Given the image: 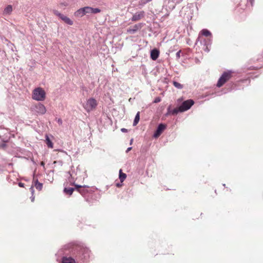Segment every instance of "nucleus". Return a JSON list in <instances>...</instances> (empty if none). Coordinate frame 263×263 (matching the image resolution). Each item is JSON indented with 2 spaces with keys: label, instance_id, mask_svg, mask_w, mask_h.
I'll return each mask as SVG.
<instances>
[{
  "label": "nucleus",
  "instance_id": "nucleus-1",
  "mask_svg": "<svg viewBox=\"0 0 263 263\" xmlns=\"http://www.w3.org/2000/svg\"><path fill=\"white\" fill-rule=\"evenodd\" d=\"M32 98L36 101H43L46 98V92L41 87L36 88L33 91Z\"/></svg>",
  "mask_w": 263,
  "mask_h": 263
},
{
  "label": "nucleus",
  "instance_id": "nucleus-2",
  "mask_svg": "<svg viewBox=\"0 0 263 263\" xmlns=\"http://www.w3.org/2000/svg\"><path fill=\"white\" fill-rule=\"evenodd\" d=\"M74 251H76L80 257H81V255L83 256V257H82V259H86L89 256V250L88 249L84 247L83 246L79 245H76L74 247Z\"/></svg>",
  "mask_w": 263,
  "mask_h": 263
},
{
  "label": "nucleus",
  "instance_id": "nucleus-3",
  "mask_svg": "<svg viewBox=\"0 0 263 263\" xmlns=\"http://www.w3.org/2000/svg\"><path fill=\"white\" fill-rule=\"evenodd\" d=\"M232 72L228 71L224 72L219 79L217 83V86L220 87L228 81L232 77Z\"/></svg>",
  "mask_w": 263,
  "mask_h": 263
},
{
  "label": "nucleus",
  "instance_id": "nucleus-4",
  "mask_svg": "<svg viewBox=\"0 0 263 263\" xmlns=\"http://www.w3.org/2000/svg\"><path fill=\"white\" fill-rule=\"evenodd\" d=\"M98 105L97 100L94 98L89 99L84 106L85 109L87 111H90L95 109Z\"/></svg>",
  "mask_w": 263,
  "mask_h": 263
},
{
  "label": "nucleus",
  "instance_id": "nucleus-5",
  "mask_svg": "<svg viewBox=\"0 0 263 263\" xmlns=\"http://www.w3.org/2000/svg\"><path fill=\"white\" fill-rule=\"evenodd\" d=\"M194 103V101L191 99L184 101L179 106L180 112H183L189 109Z\"/></svg>",
  "mask_w": 263,
  "mask_h": 263
},
{
  "label": "nucleus",
  "instance_id": "nucleus-6",
  "mask_svg": "<svg viewBox=\"0 0 263 263\" xmlns=\"http://www.w3.org/2000/svg\"><path fill=\"white\" fill-rule=\"evenodd\" d=\"M143 27V24L142 23H139L135 25L133 27H130L127 30V32L129 34H134L138 30L141 29Z\"/></svg>",
  "mask_w": 263,
  "mask_h": 263
},
{
  "label": "nucleus",
  "instance_id": "nucleus-7",
  "mask_svg": "<svg viewBox=\"0 0 263 263\" xmlns=\"http://www.w3.org/2000/svg\"><path fill=\"white\" fill-rule=\"evenodd\" d=\"M145 15V12L143 11H141L138 12L136 13L135 14L133 15L132 21L133 22H137L142 18L144 17Z\"/></svg>",
  "mask_w": 263,
  "mask_h": 263
},
{
  "label": "nucleus",
  "instance_id": "nucleus-8",
  "mask_svg": "<svg viewBox=\"0 0 263 263\" xmlns=\"http://www.w3.org/2000/svg\"><path fill=\"white\" fill-rule=\"evenodd\" d=\"M166 128V125L163 124H160L159 125L156 131L155 132L154 136L155 138H158Z\"/></svg>",
  "mask_w": 263,
  "mask_h": 263
},
{
  "label": "nucleus",
  "instance_id": "nucleus-9",
  "mask_svg": "<svg viewBox=\"0 0 263 263\" xmlns=\"http://www.w3.org/2000/svg\"><path fill=\"white\" fill-rule=\"evenodd\" d=\"M35 111L37 113H39L42 115L45 114L46 111V109L45 106L41 103H38L37 105H35Z\"/></svg>",
  "mask_w": 263,
  "mask_h": 263
},
{
  "label": "nucleus",
  "instance_id": "nucleus-10",
  "mask_svg": "<svg viewBox=\"0 0 263 263\" xmlns=\"http://www.w3.org/2000/svg\"><path fill=\"white\" fill-rule=\"evenodd\" d=\"M86 13H98L101 12V10L99 8H93L90 7H85Z\"/></svg>",
  "mask_w": 263,
  "mask_h": 263
},
{
  "label": "nucleus",
  "instance_id": "nucleus-11",
  "mask_svg": "<svg viewBox=\"0 0 263 263\" xmlns=\"http://www.w3.org/2000/svg\"><path fill=\"white\" fill-rule=\"evenodd\" d=\"M86 14L85 7L78 9L74 12V16L76 17H81L84 15Z\"/></svg>",
  "mask_w": 263,
  "mask_h": 263
},
{
  "label": "nucleus",
  "instance_id": "nucleus-12",
  "mask_svg": "<svg viewBox=\"0 0 263 263\" xmlns=\"http://www.w3.org/2000/svg\"><path fill=\"white\" fill-rule=\"evenodd\" d=\"M159 51L157 49L152 50L151 52V58L153 60H156L159 55Z\"/></svg>",
  "mask_w": 263,
  "mask_h": 263
},
{
  "label": "nucleus",
  "instance_id": "nucleus-13",
  "mask_svg": "<svg viewBox=\"0 0 263 263\" xmlns=\"http://www.w3.org/2000/svg\"><path fill=\"white\" fill-rule=\"evenodd\" d=\"M62 263H78L71 257L64 256L62 258Z\"/></svg>",
  "mask_w": 263,
  "mask_h": 263
},
{
  "label": "nucleus",
  "instance_id": "nucleus-14",
  "mask_svg": "<svg viewBox=\"0 0 263 263\" xmlns=\"http://www.w3.org/2000/svg\"><path fill=\"white\" fill-rule=\"evenodd\" d=\"M61 19L66 24H68L69 25H73V21L70 19L68 17L63 15L61 17Z\"/></svg>",
  "mask_w": 263,
  "mask_h": 263
},
{
  "label": "nucleus",
  "instance_id": "nucleus-15",
  "mask_svg": "<svg viewBox=\"0 0 263 263\" xmlns=\"http://www.w3.org/2000/svg\"><path fill=\"white\" fill-rule=\"evenodd\" d=\"M12 10V6L10 5H9L4 9L3 13L5 15H9L11 13Z\"/></svg>",
  "mask_w": 263,
  "mask_h": 263
},
{
  "label": "nucleus",
  "instance_id": "nucleus-16",
  "mask_svg": "<svg viewBox=\"0 0 263 263\" xmlns=\"http://www.w3.org/2000/svg\"><path fill=\"white\" fill-rule=\"evenodd\" d=\"M34 185L39 191H41L43 188V184L39 182L37 179H33Z\"/></svg>",
  "mask_w": 263,
  "mask_h": 263
},
{
  "label": "nucleus",
  "instance_id": "nucleus-17",
  "mask_svg": "<svg viewBox=\"0 0 263 263\" xmlns=\"http://www.w3.org/2000/svg\"><path fill=\"white\" fill-rule=\"evenodd\" d=\"M126 174L123 173L121 169L119 171V179L121 182H123L126 178Z\"/></svg>",
  "mask_w": 263,
  "mask_h": 263
},
{
  "label": "nucleus",
  "instance_id": "nucleus-18",
  "mask_svg": "<svg viewBox=\"0 0 263 263\" xmlns=\"http://www.w3.org/2000/svg\"><path fill=\"white\" fill-rule=\"evenodd\" d=\"M46 143L47 145V146L49 148H53V144L52 141L49 139V137L46 135Z\"/></svg>",
  "mask_w": 263,
  "mask_h": 263
},
{
  "label": "nucleus",
  "instance_id": "nucleus-19",
  "mask_svg": "<svg viewBox=\"0 0 263 263\" xmlns=\"http://www.w3.org/2000/svg\"><path fill=\"white\" fill-rule=\"evenodd\" d=\"M200 33L205 36H211L212 34L208 29H203L200 31Z\"/></svg>",
  "mask_w": 263,
  "mask_h": 263
},
{
  "label": "nucleus",
  "instance_id": "nucleus-20",
  "mask_svg": "<svg viewBox=\"0 0 263 263\" xmlns=\"http://www.w3.org/2000/svg\"><path fill=\"white\" fill-rule=\"evenodd\" d=\"M64 191L66 194L71 195L74 191V189L72 187H65L64 190Z\"/></svg>",
  "mask_w": 263,
  "mask_h": 263
},
{
  "label": "nucleus",
  "instance_id": "nucleus-21",
  "mask_svg": "<svg viewBox=\"0 0 263 263\" xmlns=\"http://www.w3.org/2000/svg\"><path fill=\"white\" fill-rule=\"evenodd\" d=\"M139 120H140V112L138 111L135 116V119H134V121L133 122V125L136 126L138 123Z\"/></svg>",
  "mask_w": 263,
  "mask_h": 263
},
{
  "label": "nucleus",
  "instance_id": "nucleus-22",
  "mask_svg": "<svg viewBox=\"0 0 263 263\" xmlns=\"http://www.w3.org/2000/svg\"><path fill=\"white\" fill-rule=\"evenodd\" d=\"M76 190L79 192L80 194L83 195L85 194V192L84 190H82V186L78 184H74Z\"/></svg>",
  "mask_w": 263,
  "mask_h": 263
},
{
  "label": "nucleus",
  "instance_id": "nucleus-23",
  "mask_svg": "<svg viewBox=\"0 0 263 263\" xmlns=\"http://www.w3.org/2000/svg\"><path fill=\"white\" fill-rule=\"evenodd\" d=\"M173 83L174 86L178 89H182L183 88V85L177 82L174 81Z\"/></svg>",
  "mask_w": 263,
  "mask_h": 263
},
{
  "label": "nucleus",
  "instance_id": "nucleus-24",
  "mask_svg": "<svg viewBox=\"0 0 263 263\" xmlns=\"http://www.w3.org/2000/svg\"><path fill=\"white\" fill-rule=\"evenodd\" d=\"M178 112H180V110H179V107L178 108H174V109H173L171 111V113L172 114V115H176L178 114Z\"/></svg>",
  "mask_w": 263,
  "mask_h": 263
},
{
  "label": "nucleus",
  "instance_id": "nucleus-25",
  "mask_svg": "<svg viewBox=\"0 0 263 263\" xmlns=\"http://www.w3.org/2000/svg\"><path fill=\"white\" fill-rule=\"evenodd\" d=\"M152 1V0H140L139 1V4L143 5H145L146 3Z\"/></svg>",
  "mask_w": 263,
  "mask_h": 263
},
{
  "label": "nucleus",
  "instance_id": "nucleus-26",
  "mask_svg": "<svg viewBox=\"0 0 263 263\" xmlns=\"http://www.w3.org/2000/svg\"><path fill=\"white\" fill-rule=\"evenodd\" d=\"M68 5V4L66 2H62V3H60L59 4V6L60 7V8H63L64 7H66Z\"/></svg>",
  "mask_w": 263,
  "mask_h": 263
},
{
  "label": "nucleus",
  "instance_id": "nucleus-27",
  "mask_svg": "<svg viewBox=\"0 0 263 263\" xmlns=\"http://www.w3.org/2000/svg\"><path fill=\"white\" fill-rule=\"evenodd\" d=\"M53 13L54 15L59 16L60 18H61V17L62 16V15L63 14H62V13H60L57 10H53Z\"/></svg>",
  "mask_w": 263,
  "mask_h": 263
},
{
  "label": "nucleus",
  "instance_id": "nucleus-28",
  "mask_svg": "<svg viewBox=\"0 0 263 263\" xmlns=\"http://www.w3.org/2000/svg\"><path fill=\"white\" fill-rule=\"evenodd\" d=\"M161 101V99L160 97H157L155 99L154 101V103H157Z\"/></svg>",
  "mask_w": 263,
  "mask_h": 263
},
{
  "label": "nucleus",
  "instance_id": "nucleus-29",
  "mask_svg": "<svg viewBox=\"0 0 263 263\" xmlns=\"http://www.w3.org/2000/svg\"><path fill=\"white\" fill-rule=\"evenodd\" d=\"M58 122L59 124L61 125L62 124V120L61 119H59L58 120Z\"/></svg>",
  "mask_w": 263,
  "mask_h": 263
},
{
  "label": "nucleus",
  "instance_id": "nucleus-30",
  "mask_svg": "<svg viewBox=\"0 0 263 263\" xmlns=\"http://www.w3.org/2000/svg\"><path fill=\"white\" fill-rule=\"evenodd\" d=\"M18 185H19V186H20V187H24V184L23 183L20 182V183H18Z\"/></svg>",
  "mask_w": 263,
  "mask_h": 263
},
{
  "label": "nucleus",
  "instance_id": "nucleus-31",
  "mask_svg": "<svg viewBox=\"0 0 263 263\" xmlns=\"http://www.w3.org/2000/svg\"><path fill=\"white\" fill-rule=\"evenodd\" d=\"M249 2H250V3H251V5L252 6L253 5V4L254 2V0H248Z\"/></svg>",
  "mask_w": 263,
  "mask_h": 263
},
{
  "label": "nucleus",
  "instance_id": "nucleus-32",
  "mask_svg": "<svg viewBox=\"0 0 263 263\" xmlns=\"http://www.w3.org/2000/svg\"><path fill=\"white\" fill-rule=\"evenodd\" d=\"M45 162H44L42 161V162H41V165L43 166L44 167H45Z\"/></svg>",
  "mask_w": 263,
  "mask_h": 263
},
{
  "label": "nucleus",
  "instance_id": "nucleus-33",
  "mask_svg": "<svg viewBox=\"0 0 263 263\" xmlns=\"http://www.w3.org/2000/svg\"><path fill=\"white\" fill-rule=\"evenodd\" d=\"M180 51H178L177 53H176V55L177 57L179 58L180 57Z\"/></svg>",
  "mask_w": 263,
  "mask_h": 263
},
{
  "label": "nucleus",
  "instance_id": "nucleus-34",
  "mask_svg": "<svg viewBox=\"0 0 263 263\" xmlns=\"http://www.w3.org/2000/svg\"><path fill=\"white\" fill-rule=\"evenodd\" d=\"M121 130H122V132H126V131H127V129H125V128H122V129H121Z\"/></svg>",
  "mask_w": 263,
  "mask_h": 263
},
{
  "label": "nucleus",
  "instance_id": "nucleus-35",
  "mask_svg": "<svg viewBox=\"0 0 263 263\" xmlns=\"http://www.w3.org/2000/svg\"><path fill=\"white\" fill-rule=\"evenodd\" d=\"M132 149V147H128L127 150H126V152H128L129 151H130Z\"/></svg>",
  "mask_w": 263,
  "mask_h": 263
},
{
  "label": "nucleus",
  "instance_id": "nucleus-36",
  "mask_svg": "<svg viewBox=\"0 0 263 263\" xmlns=\"http://www.w3.org/2000/svg\"><path fill=\"white\" fill-rule=\"evenodd\" d=\"M116 185H117V186H118V187H120V186H122V184H120L119 183H117V184H116Z\"/></svg>",
  "mask_w": 263,
  "mask_h": 263
},
{
  "label": "nucleus",
  "instance_id": "nucleus-37",
  "mask_svg": "<svg viewBox=\"0 0 263 263\" xmlns=\"http://www.w3.org/2000/svg\"><path fill=\"white\" fill-rule=\"evenodd\" d=\"M30 190H31V191H32V192H33V191H34V190H33V186H31V187H30Z\"/></svg>",
  "mask_w": 263,
  "mask_h": 263
},
{
  "label": "nucleus",
  "instance_id": "nucleus-38",
  "mask_svg": "<svg viewBox=\"0 0 263 263\" xmlns=\"http://www.w3.org/2000/svg\"><path fill=\"white\" fill-rule=\"evenodd\" d=\"M57 162L56 161H54L53 162V163H54V164H55V163H56Z\"/></svg>",
  "mask_w": 263,
  "mask_h": 263
}]
</instances>
